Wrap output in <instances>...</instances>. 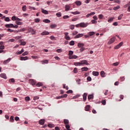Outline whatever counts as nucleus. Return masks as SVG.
Wrapping results in <instances>:
<instances>
[{
  "label": "nucleus",
  "mask_w": 130,
  "mask_h": 130,
  "mask_svg": "<svg viewBox=\"0 0 130 130\" xmlns=\"http://www.w3.org/2000/svg\"><path fill=\"white\" fill-rule=\"evenodd\" d=\"M12 21H23V20L22 19H20L19 18H18V17L17 16H13L11 18Z\"/></svg>",
  "instance_id": "nucleus-1"
},
{
  "label": "nucleus",
  "mask_w": 130,
  "mask_h": 130,
  "mask_svg": "<svg viewBox=\"0 0 130 130\" xmlns=\"http://www.w3.org/2000/svg\"><path fill=\"white\" fill-rule=\"evenodd\" d=\"M28 32L29 33H31L32 35H34L35 34V33H36L35 30H34V29H33V28H29L28 29Z\"/></svg>",
  "instance_id": "nucleus-2"
},
{
  "label": "nucleus",
  "mask_w": 130,
  "mask_h": 130,
  "mask_svg": "<svg viewBox=\"0 0 130 130\" xmlns=\"http://www.w3.org/2000/svg\"><path fill=\"white\" fill-rule=\"evenodd\" d=\"M29 81L32 86H35V85H36V81L34 79H29Z\"/></svg>",
  "instance_id": "nucleus-3"
},
{
  "label": "nucleus",
  "mask_w": 130,
  "mask_h": 130,
  "mask_svg": "<svg viewBox=\"0 0 130 130\" xmlns=\"http://www.w3.org/2000/svg\"><path fill=\"white\" fill-rule=\"evenodd\" d=\"M88 26V23H85L84 22L80 23V27L81 28H86Z\"/></svg>",
  "instance_id": "nucleus-4"
},
{
  "label": "nucleus",
  "mask_w": 130,
  "mask_h": 130,
  "mask_svg": "<svg viewBox=\"0 0 130 130\" xmlns=\"http://www.w3.org/2000/svg\"><path fill=\"white\" fill-rule=\"evenodd\" d=\"M115 41V37H113L108 42V44H112V43H113Z\"/></svg>",
  "instance_id": "nucleus-5"
},
{
  "label": "nucleus",
  "mask_w": 130,
  "mask_h": 130,
  "mask_svg": "<svg viewBox=\"0 0 130 130\" xmlns=\"http://www.w3.org/2000/svg\"><path fill=\"white\" fill-rule=\"evenodd\" d=\"M81 63V66H83L84 64H86V66H88L89 63H88V61L86 60H83L80 61Z\"/></svg>",
  "instance_id": "nucleus-6"
},
{
  "label": "nucleus",
  "mask_w": 130,
  "mask_h": 130,
  "mask_svg": "<svg viewBox=\"0 0 130 130\" xmlns=\"http://www.w3.org/2000/svg\"><path fill=\"white\" fill-rule=\"evenodd\" d=\"M83 36H84V34H79L77 35H76L74 38L75 39H77L78 38H81V37H83Z\"/></svg>",
  "instance_id": "nucleus-7"
},
{
  "label": "nucleus",
  "mask_w": 130,
  "mask_h": 130,
  "mask_svg": "<svg viewBox=\"0 0 130 130\" xmlns=\"http://www.w3.org/2000/svg\"><path fill=\"white\" fill-rule=\"evenodd\" d=\"M0 77L2 78L3 79H5V80H7V75L5 73H2L0 74Z\"/></svg>",
  "instance_id": "nucleus-8"
},
{
  "label": "nucleus",
  "mask_w": 130,
  "mask_h": 130,
  "mask_svg": "<svg viewBox=\"0 0 130 130\" xmlns=\"http://www.w3.org/2000/svg\"><path fill=\"white\" fill-rule=\"evenodd\" d=\"M5 27L6 28H13L14 27V24H7L5 25Z\"/></svg>",
  "instance_id": "nucleus-9"
},
{
  "label": "nucleus",
  "mask_w": 130,
  "mask_h": 130,
  "mask_svg": "<svg viewBox=\"0 0 130 130\" xmlns=\"http://www.w3.org/2000/svg\"><path fill=\"white\" fill-rule=\"evenodd\" d=\"M22 20H17L15 22L17 25H19V26H22L23 25V22H22Z\"/></svg>",
  "instance_id": "nucleus-10"
},
{
  "label": "nucleus",
  "mask_w": 130,
  "mask_h": 130,
  "mask_svg": "<svg viewBox=\"0 0 130 130\" xmlns=\"http://www.w3.org/2000/svg\"><path fill=\"white\" fill-rule=\"evenodd\" d=\"M11 58H9L8 59L5 60L3 62V64H8V63H9V62H10V61H11Z\"/></svg>",
  "instance_id": "nucleus-11"
},
{
  "label": "nucleus",
  "mask_w": 130,
  "mask_h": 130,
  "mask_svg": "<svg viewBox=\"0 0 130 130\" xmlns=\"http://www.w3.org/2000/svg\"><path fill=\"white\" fill-rule=\"evenodd\" d=\"M41 12L43 14H45V15H48V11L42 8L41 9Z\"/></svg>",
  "instance_id": "nucleus-12"
},
{
  "label": "nucleus",
  "mask_w": 130,
  "mask_h": 130,
  "mask_svg": "<svg viewBox=\"0 0 130 130\" xmlns=\"http://www.w3.org/2000/svg\"><path fill=\"white\" fill-rule=\"evenodd\" d=\"M45 122V120L41 119L39 120V124H41V125H43V124H44Z\"/></svg>",
  "instance_id": "nucleus-13"
},
{
  "label": "nucleus",
  "mask_w": 130,
  "mask_h": 130,
  "mask_svg": "<svg viewBox=\"0 0 130 130\" xmlns=\"http://www.w3.org/2000/svg\"><path fill=\"white\" fill-rule=\"evenodd\" d=\"M28 59H29V57L27 56L20 57V60H28Z\"/></svg>",
  "instance_id": "nucleus-14"
},
{
  "label": "nucleus",
  "mask_w": 130,
  "mask_h": 130,
  "mask_svg": "<svg viewBox=\"0 0 130 130\" xmlns=\"http://www.w3.org/2000/svg\"><path fill=\"white\" fill-rule=\"evenodd\" d=\"M83 101L85 102L87 100V93H84L83 95Z\"/></svg>",
  "instance_id": "nucleus-15"
},
{
  "label": "nucleus",
  "mask_w": 130,
  "mask_h": 130,
  "mask_svg": "<svg viewBox=\"0 0 130 130\" xmlns=\"http://www.w3.org/2000/svg\"><path fill=\"white\" fill-rule=\"evenodd\" d=\"M70 9H71V6L70 5H66L65 7V11L68 12V11H70Z\"/></svg>",
  "instance_id": "nucleus-16"
},
{
  "label": "nucleus",
  "mask_w": 130,
  "mask_h": 130,
  "mask_svg": "<svg viewBox=\"0 0 130 130\" xmlns=\"http://www.w3.org/2000/svg\"><path fill=\"white\" fill-rule=\"evenodd\" d=\"M76 58H78V56H77V55H73V56H69V59H76Z\"/></svg>",
  "instance_id": "nucleus-17"
},
{
  "label": "nucleus",
  "mask_w": 130,
  "mask_h": 130,
  "mask_svg": "<svg viewBox=\"0 0 130 130\" xmlns=\"http://www.w3.org/2000/svg\"><path fill=\"white\" fill-rule=\"evenodd\" d=\"M41 35H42V36L49 35V32L46 31H43V32L41 33Z\"/></svg>",
  "instance_id": "nucleus-18"
},
{
  "label": "nucleus",
  "mask_w": 130,
  "mask_h": 130,
  "mask_svg": "<svg viewBox=\"0 0 130 130\" xmlns=\"http://www.w3.org/2000/svg\"><path fill=\"white\" fill-rule=\"evenodd\" d=\"M75 4L78 7H79V6L82 5V2H81V1H77L75 2Z\"/></svg>",
  "instance_id": "nucleus-19"
},
{
  "label": "nucleus",
  "mask_w": 130,
  "mask_h": 130,
  "mask_svg": "<svg viewBox=\"0 0 130 130\" xmlns=\"http://www.w3.org/2000/svg\"><path fill=\"white\" fill-rule=\"evenodd\" d=\"M85 111H89L90 110V105H86L85 107Z\"/></svg>",
  "instance_id": "nucleus-20"
},
{
  "label": "nucleus",
  "mask_w": 130,
  "mask_h": 130,
  "mask_svg": "<svg viewBox=\"0 0 130 130\" xmlns=\"http://www.w3.org/2000/svg\"><path fill=\"white\" fill-rule=\"evenodd\" d=\"M92 75H93V76H99V72H96V71H93L92 72Z\"/></svg>",
  "instance_id": "nucleus-21"
},
{
  "label": "nucleus",
  "mask_w": 130,
  "mask_h": 130,
  "mask_svg": "<svg viewBox=\"0 0 130 130\" xmlns=\"http://www.w3.org/2000/svg\"><path fill=\"white\" fill-rule=\"evenodd\" d=\"M84 44L83 43H78L77 44V46H78V47L79 48H82V47H84Z\"/></svg>",
  "instance_id": "nucleus-22"
},
{
  "label": "nucleus",
  "mask_w": 130,
  "mask_h": 130,
  "mask_svg": "<svg viewBox=\"0 0 130 130\" xmlns=\"http://www.w3.org/2000/svg\"><path fill=\"white\" fill-rule=\"evenodd\" d=\"M74 66H82V64H81V62H74Z\"/></svg>",
  "instance_id": "nucleus-23"
},
{
  "label": "nucleus",
  "mask_w": 130,
  "mask_h": 130,
  "mask_svg": "<svg viewBox=\"0 0 130 130\" xmlns=\"http://www.w3.org/2000/svg\"><path fill=\"white\" fill-rule=\"evenodd\" d=\"M92 15H95V12H91L86 15V18H89V17H90V16H92Z\"/></svg>",
  "instance_id": "nucleus-24"
},
{
  "label": "nucleus",
  "mask_w": 130,
  "mask_h": 130,
  "mask_svg": "<svg viewBox=\"0 0 130 130\" xmlns=\"http://www.w3.org/2000/svg\"><path fill=\"white\" fill-rule=\"evenodd\" d=\"M95 34V32L94 31H90L88 33V36H93Z\"/></svg>",
  "instance_id": "nucleus-25"
},
{
  "label": "nucleus",
  "mask_w": 130,
  "mask_h": 130,
  "mask_svg": "<svg viewBox=\"0 0 130 130\" xmlns=\"http://www.w3.org/2000/svg\"><path fill=\"white\" fill-rule=\"evenodd\" d=\"M71 14H73V15H80V13L79 11H75V12H72Z\"/></svg>",
  "instance_id": "nucleus-26"
},
{
  "label": "nucleus",
  "mask_w": 130,
  "mask_h": 130,
  "mask_svg": "<svg viewBox=\"0 0 130 130\" xmlns=\"http://www.w3.org/2000/svg\"><path fill=\"white\" fill-rule=\"evenodd\" d=\"M94 98V95L93 94H90L88 96V100H90V99H93Z\"/></svg>",
  "instance_id": "nucleus-27"
},
{
  "label": "nucleus",
  "mask_w": 130,
  "mask_h": 130,
  "mask_svg": "<svg viewBox=\"0 0 130 130\" xmlns=\"http://www.w3.org/2000/svg\"><path fill=\"white\" fill-rule=\"evenodd\" d=\"M88 69L87 67H84L81 69V71L82 72H87L88 71Z\"/></svg>",
  "instance_id": "nucleus-28"
},
{
  "label": "nucleus",
  "mask_w": 130,
  "mask_h": 130,
  "mask_svg": "<svg viewBox=\"0 0 130 130\" xmlns=\"http://www.w3.org/2000/svg\"><path fill=\"white\" fill-rule=\"evenodd\" d=\"M20 45H22L24 46V45H26V42H22V40H20Z\"/></svg>",
  "instance_id": "nucleus-29"
},
{
  "label": "nucleus",
  "mask_w": 130,
  "mask_h": 130,
  "mask_svg": "<svg viewBox=\"0 0 130 130\" xmlns=\"http://www.w3.org/2000/svg\"><path fill=\"white\" fill-rule=\"evenodd\" d=\"M57 26L56 24H51L50 25L51 28V29H54V28H56V27Z\"/></svg>",
  "instance_id": "nucleus-30"
},
{
  "label": "nucleus",
  "mask_w": 130,
  "mask_h": 130,
  "mask_svg": "<svg viewBox=\"0 0 130 130\" xmlns=\"http://www.w3.org/2000/svg\"><path fill=\"white\" fill-rule=\"evenodd\" d=\"M56 15L57 16V17H58V18H60V17H61V13L60 12L57 13L56 14Z\"/></svg>",
  "instance_id": "nucleus-31"
},
{
  "label": "nucleus",
  "mask_w": 130,
  "mask_h": 130,
  "mask_svg": "<svg viewBox=\"0 0 130 130\" xmlns=\"http://www.w3.org/2000/svg\"><path fill=\"white\" fill-rule=\"evenodd\" d=\"M63 121H64V124H66V125L69 124V120L64 119L63 120Z\"/></svg>",
  "instance_id": "nucleus-32"
},
{
  "label": "nucleus",
  "mask_w": 130,
  "mask_h": 130,
  "mask_svg": "<svg viewBox=\"0 0 130 130\" xmlns=\"http://www.w3.org/2000/svg\"><path fill=\"white\" fill-rule=\"evenodd\" d=\"M43 84L41 82H38L36 86L37 87H41V86H43Z\"/></svg>",
  "instance_id": "nucleus-33"
},
{
  "label": "nucleus",
  "mask_w": 130,
  "mask_h": 130,
  "mask_svg": "<svg viewBox=\"0 0 130 130\" xmlns=\"http://www.w3.org/2000/svg\"><path fill=\"white\" fill-rule=\"evenodd\" d=\"M9 83H15V79L13 78H11L9 80Z\"/></svg>",
  "instance_id": "nucleus-34"
},
{
  "label": "nucleus",
  "mask_w": 130,
  "mask_h": 130,
  "mask_svg": "<svg viewBox=\"0 0 130 130\" xmlns=\"http://www.w3.org/2000/svg\"><path fill=\"white\" fill-rule=\"evenodd\" d=\"M124 80H125V78H124V77H122L119 79V81H120V82H123Z\"/></svg>",
  "instance_id": "nucleus-35"
},
{
  "label": "nucleus",
  "mask_w": 130,
  "mask_h": 130,
  "mask_svg": "<svg viewBox=\"0 0 130 130\" xmlns=\"http://www.w3.org/2000/svg\"><path fill=\"white\" fill-rule=\"evenodd\" d=\"M43 22H44V23H50V21L49 20V19H44L43 20Z\"/></svg>",
  "instance_id": "nucleus-36"
},
{
  "label": "nucleus",
  "mask_w": 130,
  "mask_h": 130,
  "mask_svg": "<svg viewBox=\"0 0 130 130\" xmlns=\"http://www.w3.org/2000/svg\"><path fill=\"white\" fill-rule=\"evenodd\" d=\"M70 45H71V46H73L74 45H75V42L74 41H72L70 42L69 43Z\"/></svg>",
  "instance_id": "nucleus-37"
},
{
  "label": "nucleus",
  "mask_w": 130,
  "mask_h": 130,
  "mask_svg": "<svg viewBox=\"0 0 130 130\" xmlns=\"http://www.w3.org/2000/svg\"><path fill=\"white\" fill-rule=\"evenodd\" d=\"M22 11H23V12H26V5H24V6L22 7Z\"/></svg>",
  "instance_id": "nucleus-38"
},
{
  "label": "nucleus",
  "mask_w": 130,
  "mask_h": 130,
  "mask_svg": "<svg viewBox=\"0 0 130 130\" xmlns=\"http://www.w3.org/2000/svg\"><path fill=\"white\" fill-rule=\"evenodd\" d=\"M73 54H74V52L73 51H69L68 55H69V56H72Z\"/></svg>",
  "instance_id": "nucleus-39"
},
{
  "label": "nucleus",
  "mask_w": 130,
  "mask_h": 130,
  "mask_svg": "<svg viewBox=\"0 0 130 130\" xmlns=\"http://www.w3.org/2000/svg\"><path fill=\"white\" fill-rule=\"evenodd\" d=\"M78 33H79V32L75 30L73 32L72 34H73V36H75L76 35H78Z\"/></svg>",
  "instance_id": "nucleus-40"
},
{
  "label": "nucleus",
  "mask_w": 130,
  "mask_h": 130,
  "mask_svg": "<svg viewBox=\"0 0 130 130\" xmlns=\"http://www.w3.org/2000/svg\"><path fill=\"white\" fill-rule=\"evenodd\" d=\"M56 52H57L58 53H60L62 52V50H61V49H58L56 50Z\"/></svg>",
  "instance_id": "nucleus-41"
},
{
  "label": "nucleus",
  "mask_w": 130,
  "mask_h": 130,
  "mask_svg": "<svg viewBox=\"0 0 130 130\" xmlns=\"http://www.w3.org/2000/svg\"><path fill=\"white\" fill-rule=\"evenodd\" d=\"M25 100L26 102H28V101H30V97L29 96L25 97Z\"/></svg>",
  "instance_id": "nucleus-42"
},
{
  "label": "nucleus",
  "mask_w": 130,
  "mask_h": 130,
  "mask_svg": "<svg viewBox=\"0 0 130 130\" xmlns=\"http://www.w3.org/2000/svg\"><path fill=\"white\" fill-rule=\"evenodd\" d=\"M5 21H6V22H10V21H11V20L10 19L9 17H6L5 18Z\"/></svg>",
  "instance_id": "nucleus-43"
},
{
  "label": "nucleus",
  "mask_w": 130,
  "mask_h": 130,
  "mask_svg": "<svg viewBox=\"0 0 130 130\" xmlns=\"http://www.w3.org/2000/svg\"><path fill=\"white\" fill-rule=\"evenodd\" d=\"M50 40H56V39H55V37H54V36H51L50 37Z\"/></svg>",
  "instance_id": "nucleus-44"
},
{
  "label": "nucleus",
  "mask_w": 130,
  "mask_h": 130,
  "mask_svg": "<svg viewBox=\"0 0 130 130\" xmlns=\"http://www.w3.org/2000/svg\"><path fill=\"white\" fill-rule=\"evenodd\" d=\"M28 53L29 52H28V51H25L23 53H22V55L23 56H25V55H28Z\"/></svg>",
  "instance_id": "nucleus-45"
},
{
  "label": "nucleus",
  "mask_w": 130,
  "mask_h": 130,
  "mask_svg": "<svg viewBox=\"0 0 130 130\" xmlns=\"http://www.w3.org/2000/svg\"><path fill=\"white\" fill-rule=\"evenodd\" d=\"M76 82H77V84H78V85L81 84V79H78L76 80Z\"/></svg>",
  "instance_id": "nucleus-46"
},
{
  "label": "nucleus",
  "mask_w": 130,
  "mask_h": 130,
  "mask_svg": "<svg viewBox=\"0 0 130 130\" xmlns=\"http://www.w3.org/2000/svg\"><path fill=\"white\" fill-rule=\"evenodd\" d=\"M14 116H12L10 117V121L11 122H14Z\"/></svg>",
  "instance_id": "nucleus-47"
},
{
  "label": "nucleus",
  "mask_w": 130,
  "mask_h": 130,
  "mask_svg": "<svg viewBox=\"0 0 130 130\" xmlns=\"http://www.w3.org/2000/svg\"><path fill=\"white\" fill-rule=\"evenodd\" d=\"M85 50V47H82L80 49V51L81 52H83V51H84Z\"/></svg>",
  "instance_id": "nucleus-48"
},
{
  "label": "nucleus",
  "mask_w": 130,
  "mask_h": 130,
  "mask_svg": "<svg viewBox=\"0 0 130 130\" xmlns=\"http://www.w3.org/2000/svg\"><path fill=\"white\" fill-rule=\"evenodd\" d=\"M73 73H74L75 74H77L78 73V69L74 68L73 70Z\"/></svg>",
  "instance_id": "nucleus-49"
},
{
  "label": "nucleus",
  "mask_w": 130,
  "mask_h": 130,
  "mask_svg": "<svg viewBox=\"0 0 130 130\" xmlns=\"http://www.w3.org/2000/svg\"><path fill=\"white\" fill-rule=\"evenodd\" d=\"M87 80L88 81V82H91V81H92V78H91V77L88 76L87 78Z\"/></svg>",
  "instance_id": "nucleus-50"
},
{
  "label": "nucleus",
  "mask_w": 130,
  "mask_h": 130,
  "mask_svg": "<svg viewBox=\"0 0 130 130\" xmlns=\"http://www.w3.org/2000/svg\"><path fill=\"white\" fill-rule=\"evenodd\" d=\"M104 75H105V73H104V71H101V77H104Z\"/></svg>",
  "instance_id": "nucleus-51"
},
{
  "label": "nucleus",
  "mask_w": 130,
  "mask_h": 130,
  "mask_svg": "<svg viewBox=\"0 0 130 130\" xmlns=\"http://www.w3.org/2000/svg\"><path fill=\"white\" fill-rule=\"evenodd\" d=\"M113 19H114V18L111 17L109 19H108V22H112V21H113Z\"/></svg>",
  "instance_id": "nucleus-52"
},
{
  "label": "nucleus",
  "mask_w": 130,
  "mask_h": 130,
  "mask_svg": "<svg viewBox=\"0 0 130 130\" xmlns=\"http://www.w3.org/2000/svg\"><path fill=\"white\" fill-rule=\"evenodd\" d=\"M69 18H70V16H69V15H65L63 17V19H64V20H66V19H69Z\"/></svg>",
  "instance_id": "nucleus-53"
},
{
  "label": "nucleus",
  "mask_w": 130,
  "mask_h": 130,
  "mask_svg": "<svg viewBox=\"0 0 130 130\" xmlns=\"http://www.w3.org/2000/svg\"><path fill=\"white\" fill-rule=\"evenodd\" d=\"M70 29L71 30H74L75 29V25H71L70 26Z\"/></svg>",
  "instance_id": "nucleus-54"
},
{
  "label": "nucleus",
  "mask_w": 130,
  "mask_h": 130,
  "mask_svg": "<svg viewBox=\"0 0 130 130\" xmlns=\"http://www.w3.org/2000/svg\"><path fill=\"white\" fill-rule=\"evenodd\" d=\"M38 99H39V96H34V101L36 100H38Z\"/></svg>",
  "instance_id": "nucleus-55"
},
{
  "label": "nucleus",
  "mask_w": 130,
  "mask_h": 130,
  "mask_svg": "<svg viewBox=\"0 0 130 130\" xmlns=\"http://www.w3.org/2000/svg\"><path fill=\"white\" fill-rule=\"evenodd\" d=\"M73 93V90H69L68 91H67V94H72Z\"/></svg>",
  "instance_id": "nucleus-56"
},
{
  "label": "nucleus",
  "mask_w": 130,
  "mask_h": 130,
  "mask_svg": "<svg viewBox=\"0 0 130 130\" xmlns=\"http://www.w3.org/2000/svg\"><path fill=\"white\" fill-rule=\"evenodd\" d=\"M35 22L36 23H39L40 22V20H39V19H38V18L35 19Z\"/></svg>",
  "instance_id": "nucleus-57"
},
{
  "label": "nucleus",
  "mask_w": 130,
  "mask_h": 130,
  "mask_svg": "<svg viewBox=\"0 0 130 130\" xmlns=\"http://www.w3.org/2000/svg\"><path fill=\"white\" fill-rule=\"evenodd\" d=\"M65 39L66 40H71V38L69 36H65Z\"/></svg>",
  "instance_id": "nucleus-58"
},
{
  "label": "nucleus",
  "mask_w": 130,
  "mask_h": 130,
  "mask_svg": "<svg viewBox=\"0 0 130 130\" xmlns=\"http://www.w3.org/2000/svg\"><path fill=\"white\" fill-rule=\"evenodd\" d=\"M102 104H103V105H105V104H106V101L102 100Z\"/></svg>",
  "instance_id": "nucleus-59"
},
{
  "label": "nucleus",
  "mask_w": 130,
  "mask_h": 130,
  "mask_svg": "<svg viewBox=\"0 0 130 130\" xmlns=\"http://www.w3.org/2000/svg\"><path fill=\"white\" fill-rule=\"evenodd\" d=\"M70 127H71V126H70V125L68 124L66 125V128H67V129H70Z\"/></svg>",
  "instance_id": "nucleus-60"
},
{
  "label": "nucleus",
  "mask_w": 130,
  "mask_h": 130,
  "mask_svg": "<svg viewBox=\"0 0 130 130\" xmlns=\"http://www.w3.org/2000/svg\"><path fill=\"white\" fill-rule=\"evenodd\" d=\"M103 18V15L100 14V15H99V19H102Z\"/></svg>",
  "instance_id": "nucleus-61"
},
{
  "label": "nucleus",
  "mask_w": 130,
  "mask_h": 130,
  "mask_svg": "<svg viewBox=\"0 0 130 130\" xmlns=\"http://www.w3.org/2000/svg\"><path fill=\"white\" fill-rule=\"evenodd\" d=\"M120 48V47L119 46V45H117V46L114 47L115 49H118V48Z\"/></svg>",
  "instance_id": "nucleus-62"
},
{
  "label": "nucleus",
  "mask_w": 130,
  "mask_h": 130,
  "mask_svg": "<svg viewBox=\"0 0 130 130\" xmlns=\"http://www.w3.org/2000/svg\"><path fill=\"white\" fill-rule=\"evenodd\" d=\"M42 62H43L44 63H47L48 62V60H44L42 61Z\"/></svg>",
  "instance_id": "nucleus-63"
},
{
  "label": "nucleus",
  "mask_w": 130,
  "mask_h": 130,
  "mask_svg": "<svg viewBox=\"0 0 130 130\" xmlns=\"http://www.w3.org/2000/svg\"><path fill=\"white\" fill-rule=\"evenodd\" d=\"M0 49L1 50L5 49V46L4 45L0 46Z\"/></svg>",
  "instance_id": "nucleus-64"
}]
</instances>
